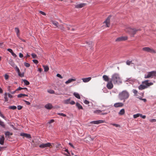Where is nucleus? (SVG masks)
<instances>
[{"label":"nucleus","instance_id":"nucleus-24","mask_svg":"<svg viewBox=\"0 0 156 156\" xmlns=\"http://www.w3.org/2000/svg\"><path fill=\"white\" fill-rule=\"evenodd\" d=\"M76 106L79 109H83V108L82 105H80V104H79L78 103H76Z\"/></svg>","mask_w":156,"mask_h":156},{"label":"nucleus","instance_id":"nucleus-6","mask_svg":"<svg viewBox=\"0 0 156 156\" xmlns=\"http://www.w3.org/2000/svg\"><path fill=\"white\" fill-rule=\"evenodd\" d=\"M143 50L148 52H150L152 53H155L156 52L155 51L151 48H150L149 47H146L144 48H142Z\"/></svg>","mask_w":156,"mask_h":156},{"label":"nucleus","instance_id":"nucleus-56","mask_svg":"<svg viewBox=\"0 0 156 156\" xmlns=\"http://www.w3.org/2000/svg\"><path fill=\"white\" fill-rule=\"evenodd\" d=\"M54 122V119H51L48 122V123L50 124L52 123L53 122Z\"/></svg>","mask_w":156,"mask_h":156},{"label":"nucleus","instance_id":"nucleus-5","mask_svg":"<svg viewBox=\"0 0 156 156\" xmlns=\"http://www.w3.org/2000/svg\"><path fill=\"white\" fill-rule=\"evenodd\" d=\"M156 77V71H152L148 72L144 76L145 79L155 78Z\"/></svg>","mask_w":156,"mask_h":156},{"label":"nucleus","instance_id":"nucleus-28","mask_svg":"<svg viewBox=\"0 0 156 156\" xmlns=\"http://www.w3.org/2000/svg\"><path fill=\"white\" fill-rule=\"evenodd\" d=\"M16 107L15 106H11L9 107V108L11 109L15 110L16 109Z\"/></svg>","mask_w":156,"mask_h":156},{"label":"nucleus","instance_id":"nucleus-62","mask_svg":"<svg viewBox=\"0 0 156 156\" xmlns=\"http://www.w3.org/2000/svg\"><path fill=\"white\" fill-rule=\"evenodd\" d=\"M11 54H12V55L14 57H16V55L15 53H14L13 52L12 53H11Z\"/></svg>","mask_w":156,"mask_h":156},{"label":"nucleus","instance_id":"nucleus-35","mask_svg":"<svg viewBox=\"0 0 156 156\" xmlns=\"http://www.w3.org/2000/svg\"><path fill=\"white\" fill-rule=\"evenodd\" d=\"M9 63L12 66H14V63L12 60H9Z\"/></svg>","mask_w":156,"mask_h":156},{"label":"nucleus","instance_id":"nucleus-21","mask_svg":"<svg viewBox=\"0 0 156 156\" xmlns=\"http://www.w3.org/2000/svg\"><path fill=\"white\" fill-rule=\"evenodd\" d=\"M125 113V110L124 108L121 109L119 112V115H123Z\"/></svg>","mask_w":156,"mask_h":156},{"label":"nucleus","instance_id":"nucleus-38","mask_svg":"<svg viewBox=\"0 0 156 156\" xmlns=\"http://www.w3.org/2000/svg\"><path fill=\"white\" fill-rule=\"evenodd\" d=\"M18 74L21 77H23L24 76V73H21L20 72Z\"/></svg>","mask_w":156,"mask_h":156},{"label":"nucleus","instance_id":"nucleus-12","mask_svg":"<svg viewBox=\"0 0 156 156\" xmlns=\"http://www.w3.org/2000/svg\"><path fill=\"white\" fill-rule=\"evenodd\" d=\"M20 136L23 137V138L25 137L27 138H31V137L30 135L24 133H21Z\"/></svg>","mask_w":156,"mask_h":156},{"label":"nucleus","instance_id":"nucleus-29","mask_svg":"<svg viewBox=\"0 0 156 156\" xmlns=\"http://www.w3.org/2000/svg\"><path fill=\"white\" fill-rule=\"evenodd\" d=\"M133 93L136 96H137L138 97V95L137 94L138 93V91L136 89H133Z\"/></svg>","mask_w":156,"mask_h":156},{"label":"nucleus","instance_id":"nucleus-48","mask_svg":"<svg viewBox=\"0 0 156 156\" xmlns=\"http://www.w3.org/2000/svg\"><path fill=\"white\" fill-rule=\"evenodd\" d=\"M16 69L18 74L20 72L19 68L17 66L16 67Z\"/></svg>","mask_w":156,"mask_h":156},{"label":"nucleus","instance_id":"nucleus-54","mask_svg":"<svg viewBox=\"0 0 156 156\" xmlns=\"http://www.w3.org/2000/svg\"><path fill=\"white\" fill-rule=\"evenodd\" d=\"M140 116L144 119H145L146 117V116L145 115H142V114H140Z\"/></svg>","mask_w":156,"mask_h":156},{"label":"nucleus","instance_id":"nucleus-41","mask_svg":"<svg viewBox=\"0 0 156 156\" xmlns=\"http://www.w3.org/2000/svg\"><path fill=\"white\" fill-rule=\"evenodd\" d=\"M24 65L26 67H29L30 66V64L29 63L27 62H24Z\"/></svg>","mask_w":156,"mask_h":156},{"label":"nucleus","instance_id":"nucleus-14","mask_svg":"<svg viewBox=\"0 0 156 156\" xmlns=\"http://www.w3.org/2000/svg\"><path fill=\"white\" fill-rule=\"evenodd\" d=\"M139 94L140 95H141V97H140V96L137 97V98L139 99L140 100L143 101L144 102H146L147 100L146 99H142V97H143L144 96V93H140Z\"/></svg>","mask_w":156,"mask_h":156},{"label":"nucleus","instance_id":"nucleus-61","mask_svg":"<svg viewBox=\"0 0 156 156\" xmlns=\"http://www.w3.org/2000/svg\"><path fill=\"white\" fill-rule=\"evenodd\" d=\"M0 116L2 117L3 119H5V117L3 115V114L1 113V112L0 111Z\"/></svg>","mask_w":156,"mask_h":156},{"label":"nucleus","instance_id":"nucleus-1","mask_svg":"<svg viewBox=\"0 0 156 156\" xmlns=\"http://www.w3.org/2000/svg\"><path fill=\"white\" fill-rule=\"evenodd\" d=\"M111 81L114 84H118L122 83V81L119 74L115 73L112 76Z\"/></svg>","mask_w":156,"mask_h":156},{"label":"nucleus","instance_id":"nucleus-16","mask_svg":"<svg viewBox=\"0 0 156 156\" xmlns=\"http://www.w3.org/2000/svg\"><path fill=\"white\" fill-rule=\"evenodd\" d=\"M5 140V138L3 135H2L0 137V144L1 145H3L4 141Z\"/></svg>","mask_w":156,"mask_h":156},{"label":"nucleus","instance_id":"nucleus-20","mask_svg":"<svg viewBox=\"0 0 156 156\" xmlns=\"http://www.w3.org/2000/svg\"><path fill=\"white\" fill-rule=\"evenodd\" d=\"M102 77L104 80L106 81H108L109 80V78L107 75H104Z\"/></svg>","mask_w":156,"mask_h":156},{"label":"nucleus","instance_id":"nucleus-2","mask_svg":"<svg viewBox=\"0 0 156 156\" xmlns=\"http://www.w3.org/2000/svg\"><path fill=\"white\" fill-rule=\"evenodd\" d=\"M129 93L126 90L122 91L119 93L118 95V98L120 100H123L124 101L127 99L129 97Z\"/></svg>","mask_w":156,"mask_h":156},{"label":"nucleus","instance_id":"nucleus-50","mask_svg":"<svg viewBox=\"0 0 156 156\" xmlns=\"http://www.w3.org/2000/svg\"><path fill=\"white\" fill-rule=\"evenodd\" d=\"M23 108V106L21 105H18L17 106V109L18 110H21Z\"/></svg>","mask_w":156,"mask_h":156},{"label":"nucleus","instance_id":"nucleus-58","mask_svg":"<svg viewBox=\"0 0 156 156\" xmlns=\"http://www.w3.org/2000/svg\"><path fill=\"white\" fill-rule=\"evenodd\" d=\"M39 12H40V13L41 14H42V15H46L45 13L42 11H40Z\"/></svg>","mask_w":156,"mask_h":156},{"label":"nucleus","instance_id":"nucleus-15","mask_svg":"<svg viewBox=\"0 0 156 156\" xmlns=\"http://www.w3.org/2000/svg\"><path fill=\"white\" fill-rule=\"evenodd\" d=\"M85 5L86 4L85 3L80 4L76 5L75 7L76 8H81L85 6Z\"/></svg>","mask_w":156,"mask_h":156},{"label":"nucleus","instance_id":"nucleus-7","mask_svg":"<svg viewBox=\"0 0 156 156\" xmlns=\"http://www.w3.org/2000/svg\"><path fill=\"white\" fill-rule=\"evenodd\" d=\"M39 147L41 148L47 147H50V148H51L52 147V144L49 143H48L46 144L42 143L39 145Z\"/></svg>","mask_w":156,"mask_h":156},{"label":"nucleus","instance_id":"nucleus-63","mask_svg":"<svg viewBox=\"0 0 156 156\" xmlns=\"http://www.w3.org/2000/svg\"><path fill=\"white\" fill-rule=\"evenodd\" d=\"M22 89H23V88L19 87L16 90L17 91V90H21Z\"/></svg>","mask_w":156,"mask_h":156},{"label":"nucleus","instance_id":"nucleus-19","mask_svg":"<svg viewBox=\"0 0 156 156\" xmlns=\"http://www.w3.org/2000/svg\"><path fill=\"white\" fill-rule=\"evenodd\" d=\"M76 80V79H73V78L69 79L67 81H66L65 82V83L66 84H68L72 82L75 81Z\"/></svg>","mask_w":156,"mask_h":156},{"label":"nucleus","instance_id":"nucleus-8","mask_svg":"<svg viewBox=\"0 0 156 156\" xmlns=\"http://www.w3.org/2000/svg\"><path fill=\"white\" fill-rule=\"evenodd\" d=\"M111 17V16H108L106 20L103 23L106 24V27H109L110 26V19Z\"/></svg>","mask_w":156,"mask_h":156},{"label":"nucleus","instance_id":"nucleus-55","mask_svg":"<svg viewBox=\"0 0 156 156\" xmlns=\"http://www.w3.org/2000/svg\"><path fill=\"white\" fill-rule=\"evenodd\" d=\"M4 76L5 79L6 80H7L9 78V76L7 74H5Z\"/></svg>","mask_w":156,"mask_h":156},{"label":"nucleus","instance_id":"nucleus-39","mask_svg":"<svg viewBox=\"0 0 156 156\" xmlns=\"http://www.w3.org/2000/svg\"><path fill=\"white\" fill-rule=\"evenodd\" d=\"M102 112V111L100 110H96V111H94V113H101Z\"/></svg>","mask_w":156,"mask_h":156},{"label":"nucleus","instance_id":"nucleus-52","mask_svg":"<svg viewBox=\"0 0 156 156\" xmlns=\"http://www.w3.org/2000/svg\"><path fill=\"white\" fill-rule=\"evenodd\" d=\"M24 101L26 103V104L28 105H30V103L27 101L24 100Z\"/></svg>","mask_w":156,"mask_h":156},{"label":"nucleus","instance_id":"nucleus-9","mask_svg":"<svg viewBox=\"0 0 156 156\" xmlns=\"http://www.w3.org/2000/svg\"><path fill=\"white\" fill-rule=\"evenodd\" d=\"M128 37L127 36H122L117 38L115 40V41L120 42L122 41L126 40L127 39Z\"/></svg>","mask_w":156,"mask_h":156},{"label":"nucleus","instance_id":"nucleus-32","mask_svg":"<svg viewBox=\"0 0 156 156\" xmlns=\"http://www.w3.org/2000/svg\"><path fill=\"white\" fill-rule=\"evenodd\" d=\"M140 116V114L137 113L136 114H134L133 115V118L135 119L137 117Z\"/></svg>","mask_w":156,"mask_h":156},{"label":"nucleus","instance_id":"nucleus-60","mask_svg":"<svg viewBox=\"0 0 156 156\" xmlns=\"http://www.w3.org/2000/svg\"><path fill=\"white\" fill-rule=\"evenodd\" d=\"M8 51L10 52L11 53L13 52L12 50L11 49H8L7 50Z\"/></svg>","mask_w":156,"mask_h":156},{"label":"nucleus","instance_id":"nucleus-40","mask_svg":"<svg viewBox=\"0 0 156 156\" xmlns=\"http://www.w3.org/2000/svg\"><path fill=\"white\" fill-rule=\"evenodd\" d=\"M48 92L50 94H54L55 91L53 90H49L48 91Z\"/></svg>","mask_w":156,"mask_h":156},{"label":"nucleus","instance_id":"nucleus-43","mask_svg":"<svg viewBox=\"0 0 156 156\" xmlns=\"http://www.w3.org/2000/svg\"><path fill=\"white\" fill-rule=\"evenodd\" d=\"M31 55L33 58H36L37 57L36 55L34 53L32 54Z\"/></svg>","mask_w":156,"mask_h":156},{"label":"nucleus","instance_id":"nucleus-4","mask_svg":"<svg viewBox=\"0 0 156 156\" xmlns=\"http://www.w3.org/2000/svg\"><path fill=\"white\" fill-rule=\"evenodd\" d=\"M125 30L126 32L128 33L133 37H134V35L136 34V32L140 30L139 29H136V28L127 27L126 28Z\"/></svg>","mask_w":156,"mask_h":156},{"label":"nucleus","instance_id":"nucleus-59","mask_svg":"<svg viewBox=\"0 0 156 156\" xmlns=\"http://www.w3.org/2000/svg\"><path fill=\"white\" fill-rule=\"evenodd\" d=\"M19 56L20 57V58H22L23 56V54L21 53H19Z\"/></svg>","mask_w":156,"mask_h":156},{"label":"nucleus","instance_id":"nucleus-27","mask_svg":"<svg viewBox=\"0 0 156 156\" xmlns=\"http://www.w3.org/2000/svg\"><path fill=\"white\" fill-rule=\"evenodd\" d=\"M23 82H24V83L26 85H28L30 84V83L29 81H28L27 80H26L25 79H22V80Z\"/></svg>","mask_w":156,"mask_h":156},{"label":"nucleus","instance_id":"nucleus-25","mask_svg":"<svg viewBox=\"0 0 156 156\" xmlns=\"http://www.w3.org/2000/svg\"><path fill=\"white\" fill-rule=\"evenodd\" d=\"M73 94L77 98L79 99H80V95L78 93L74 92L73 93Z\"/></svg>","mask_w":156,"mask_h":156},{"label":"nucleus","instance_id":"nucleus-42","mask_svg":"<svg viewBox=\"0 0 156 156\" xmlns=\"http://www.w3.org/2000/svg\"><path fill=\"white\" fill-rule=\"evenodd\" d=\"M111 125H113L114 126H115L116 127H120V125L118 124H111Z\"/></svg>","mask_w":156,"mask_h":156},{"label":"nucleus","instance_id":"nucleus-46","mask_svg":"<svg viewBox=\"0 0 156 156\" xmlns=\"http://www.w3.org/2000/svg\"><path fill=\"white\" fill-rule=\"evenodd\" d=\"M33 61L34 63L36 64H37L38 63V61L37 60H33Z\"/></svg>","mask_w":156,"mask_h":156},{"label":"nucleus","instance_id":"nucleus-53","mask_svg":"<svg viewBox=\"0 0 156 156\" xmlns=\"http://www.w3.org/2000/svg\"><path fill=\"white\" fill-rule=\"evenodd\" d=\"M61 146V144H58V145H56L55 147L57 148H59Z\"/></svg>","mask_w":156,"mask_h":156},{"label":"nucleus","instance_id":"nucleus-45","mask_svg":"<svg viewBox=\"0 0 156 156\" xmlns=\"http://www.w3.org/2000/svg\"><path fill=\"white\" fill-rule=\"evenodd\" d=\"M56 76L57 77H59L60 79H62L63 77L59 73H58L56 75Z\"/></svg>","mask_w":156,"mask_h":156},{"label":"nucleus","instance_id":"nucleus-18","mask_svg":"<svg viewBox=\"0 0 156 156\" xmlns=\"http://www.w3.org/2000/svg\"><path fill=\"white\" fill-rule=\"evenodd\" d=\"M91 79V77H89L86 78H82V80H83V82L84 83H87Z\"/></svg>","mask_w":156,"mask_h":156},{"label":"nucleus","instance_id":"nucleus-47","mask_svg":"<svg viewBox=\"0 0 156 156\" xmlns=\"http://www.w3.org/2000/svg\"><path fill=\"white\" fill-rule=\"evenodd\" d=\"M149 121H150V122H156V119H151Z\"/></svg>","mask_w":156,"mask_h":156},{"label":"nucleus","instance_id":"nucleus-36","mask_svg":"<svg viewBox=\"0 0 156 156\" xmlns=\"http://www.w3.org/2000/svg\"><path fill=\"white\" fill-rule=\"evenodd\" d=\"M5 96L4 97V99H5V101L7 102L8 101V99L7 96V94L5 93Z\"/></svg>","mask_w":156,"mask_h":156},{"label":"nucleus","instance_id":"nucleus-51","mask_svg":"<svg viewBox=\"0 0 156 156\" xmlns=\"http://www.w3.org/2000/svg\"><path fill=\"white\" fill-rule=\"evenodd\" d=\"M131 63V61H129V60H127L126 62V64L128 65H129Z\"/></svg>","mask_w":156,"mask_h":156},{"label":"nucleus","instance_id":"nucleus-26","mask_svg":"<svg viewBox=\"0 0 156 156\" xmlns=\"http://www.w3.org/2000/svg\"><path fill=\"white\" fill-rule=\"evenodd\" d=\"M25 96H27V95L24 94H20L17 95V97L18 98L24 97Z\"/></svg>","mask_w":156,"mask_h":156},{"label":"nucleus","instance_id":"nucleus-33","mask_svg":"<svg viewBox=\"0 0 156 156\" xmlns=\"http://www.w3.org/2000/svg\"><path fill=\"white\" fill-rule=\"evenodd\" d=\"M0 125L4 128H5V125L4 124V122L2 121H1L0 120Z\"/></svg>","mask_w":156,"mask_h":156},{"label":"nucleus","instance_id":"nucleus-49","mask_svg":"<svg viewBox=\"0 0 156 156\" xmlns=\"http://www.w3.org/2000/svg\"><path fill=\"white\" fill-rule=\"evenodd\" d=\"M84 102L85 104H86V105H88V104H89V102L88 101H87L86 100H85L84 101Z\"/></svg>","mask_w":156,"mask_h":156},{"label":"nucleus","instance_id":"nucleus-37","mask_svg":"<svg viewBox=\"0 0 156 156\" xmlns=\"http://www.w3.org/2000/svg\"><path fill=\"white\" fill-rule=\"evenodd\" d=\"M58 28L60 29L61 30H63L64 29V27L62 25H60L59 26H58V27H57Z\"/></svg>","mask_w":156,"mask_h":156},{"label":"nucleus","instance_id":"nucleus-34","mask_svg":"<svg viewBox=\"0 0 156 156\" xmlns=\"http://www.w3.org/2000/svg\"><path fill=\"white\" fill-rule=\"evenodd\" d=\"M52 22L54 25L56 26V27H58V23L57 22L55 21H53Z\"/></svg>","mask_w":156,"mask_h":156},{"label":"nucleus","instance_id":"nucleus-13","mask_svg":"<svg viewBox=\"0 0 156 156\" xmlns=\"http://www.w3.org/2000/svg\"><path fill=\"white\" fill-rule=\"evenodd\" d=\"M124 105L123 103L121 102H118L114 104V106L115 108L122 107Z\"/></svg>","mask_w":156,"mask_h":156},{"label":"nucleus","instance_id":"nucleus-64","mask_svg":"<svg viewBox=\"0 0 156 156\" xmlns=\"http://www.w3.org/2000/svg\"><path fill=\"white\" fill-rule=\"evenodd\" d=\"M8 96L9 98H12V96L11 94H9V93L8 94Z\"/></svg>","mask_w":156,"mask_h":156},{"label":"nucleus","instance_id":"nucleus-30","mask_svg":"<svg viewBox=\"0 0 156 156\" xmlns=\"http://www.w3.org/2000/svg\"><path fill=\"white\" fill-rule=\"evenodd\" d=\"M5 134L6 136H11L12 135V133H10L9 131L5 132Z\"/></svg>","mask_w":156,"mask_h":156},{"label":"nucleus","instance_id":"nucleus-3","mask_svg":"<svg viewBox=\"0 0 156 156\" xmlns=\"http://www.w3.org/2000/svg\"><path fill=\"white\" fill-rule=\"evenodd\" d=\"M149 81V80H145L142 82V84L139 86L138 89L140 90H142L146 89L150 86L153 84V83H148Z\"/></svg>","mask_w":156,"mask_h":156},{"label":"nucleus","instance_id":"nucleus-22","mask_svg":"<svg viewBox=\"0 0 156 156\" xmlns=\"http://www.w3.org/2000/svg\"><path fill=\"white\" fill-rule=\"evenodd\" d=\"M71 99L70 98H69L63 101V103L65 104H70Z\"/></svg>","mask_w":156,"mask_h":156},{"label":"nucleus","instance_id":"nucleus-44","mask_svg":"<svg viewBox=\"0 0 156 156\" xmlns=\"http://www.w3.org/2000/svg\"><path fill=\"white\" fill-rule=\"evenodd\" d=\"M58 114L59 115L62 116L63 117H66V115L65 114H64L62 113H58Z\"/></svg>","mask_w":156,"mask_h":156},{"label":"nucleus","instance_id":"nucleus-23","mask_svg":"<svg viewBox=\"0 0 156 156\" xmlns=\"http://www.w3.org/2000/svg\"><path fill=\"white\" fill-rule=\"evenodd\" d=\"M15 32H16V33L17 36L18 37H19L20 36L19 34V32H20V30H19V28L17 27H16L15 28Z\"/></svg>","mask_w":156,"mask_h":156},{"label":"nucleus","instance_id":"nucleus-10","mask_svg":"<svg viewBox=\"0 0 156 156\" xmlns=\"http://www.w3.org/2000/svg\"><path fill=\"white\" fill-rule=\"evenodd\" d=\"M105 122V121L103 120H98L96 121H92L90 122V123L94 124H98L100 123H104Z\"/></svg>","mask_w":156,"mask_h":156},{"label":"nucleus","instance_id":"nucleus-11","mask_svg":"<svg viewBox=\"0 0 156 156\" xmlns=\"http://www.w3.org/2000/svg\"><path fill=\"white\" fill-rule=\"evenodd\" d=\"M112 82L111 80L108 82L107 85V87L108 89H111L113 87V85Z\"/></svg>","mask_w":156,"mask_h":156},{"label":"nucleus","instance_id":"nucleus-57","mask_svg":"<svg viewBox=\"0 0 156 156\" xmlns=\"http://www.w3.org/2000/svg\"><path fill=\"white\" fill-rule=\"evenodd\" d=\"M75 103L74 101H70V104H71V105H74Z\"/></svg>","mask_w":156,"mask_h":156},{"label":"nucleus","instance_id":"nucleus-31","mask_svg":"<svg viewBox=\"0 0 156 156\" xmlns=\"http://www.w3.org/2000/svg\"><path fill=\"white\" fill-rule=\"evenodd\" d=\"M43 67L44 69V71L45 72L48 71L49 70V68L47 66H44Z\"/></svg>","mask_w":156,"mask_h":156},{"label":"nucleus","instance_id":"nucleus-17","mask_svg":"<svg viewBox=\"0 0 156 156\" xmlns=\"http://www.w3.org/2000/svg\"><path fill=\"white\" fill-rule=\"evenodd\" d=\"M44 107L47 109H50L52 108L53 106L51 104L48 103L46 105H45Z\"/></svg>","mask_w":156,"mask_h":156}]
</instances>
